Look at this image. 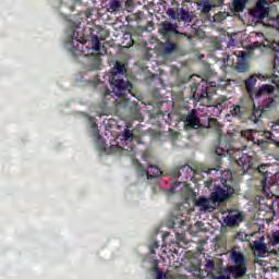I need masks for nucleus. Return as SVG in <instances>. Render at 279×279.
Masks as SVG:
<instances>
[{"instance_id": "f257e3e1", "label": "nucleus", "mask_w": 279, "mask_h": 279, "mask_svg": "<svg viewBox=\"0 0 279 279\" xmlns=\"http://www.w3.org/2000/svg\"><path fill=\"white\" fill-rule=\"evenodd\" d=\"M214 155L219 165H221V158L229 156L230 158H234L236 165L243 170V173H247L250 169L257 171L260 175L258 189L264 195H269V193H271V190H269L271 182L279 186V172H276L275 174L271 173V165H258V157L254 151H250L248 154L238 151L234 156L232 140L220 138L218 145L214 149Z\"/></svg>"}, {"instance_id": "f03ea898", "label": "nucleus", "mask_w": 279, "mask_h": 279, "mask_svg": "<svg viewBox=\"0 0 279 279\" xmlns=\"http://www.w3.org/2000/svg\"><path fill=\"white\" fill-rule=\"evenodd\" d=\"M126 73L128 70L125 69V64L121 63V61H117L114 66L111 69V75L109 77L112 92L110 88H108V86H105L102 93L104 104H108L112 95H116L118 99H114L113 104H116L117 108H130L133 119L135 121H140V123H143L145 118L143 114H141V107H138V102H132L130 101V98H128V95H132V97L135 96L132 94L134 85L124 78Z\"/></svg>"}, {"instance_id": "7ed1b4c3", "label": "nucleus", "mask_w": 279, "mask_h": 279, "mask_svg": "<svg viewBox=\"0 0 279 279\" xmlns=\"http://www.w3.org/2000/svg\"><path fill=\"white\" fill-rule=\"evenodd\" d=\"M97 34L98 35L90 33V47L86 46V44H82V41H80V39L75 37V29H70V34H68V38L70 39V41L68 43L70 53H72V56H74L75 58L80 56H92L94 60L93 69L95 70L101 66V57L98 53V51H101V40H106V38L110 36V33L101 27L98 28ZM93 51H96V53H94Z\"/></svg>"}, {"instance_id": "20e7f679", "label": "nucleus", "mask_w": 279, "mask_h": 279, "mask_svg": "<svg viewBox=\"0 0 279 279\" xmlns=\"http://www.w3.org/2000/svg\"><path fill=\"white\" fill-rule=\"evenodd\" d=\"M260 77L262 76L258 74H252L244 81L246 93L252 101H254V99H260V97H265V95H271V93L276 90V87L269 84L262 85L259 88L254 89V86H256V83Z\"/></svg>"}, {"instance_id": "39448f33", "label": "nucleus", "mask_w": 279, "mask_h": 279, "mask_svg": "<svg viewBox=\"0 0 279 279\" xmlns=\"http://www.w3.org/2000/svg\"><path fill=\"white\" fill-rule=\"evenodd\" d=\"M231 258L234 263L233 266H229L227 271L231 274L233 278H243L247 274V258L240 251H233Z\"/></svg>"}, {"instance_id": "423d86ee", "label": "nucleus", "mask_w": 279, "mask_h": 279, "mask_svg": "<svg viewBox=\"0 0 279 279\" xmlns=\"http://www.w3.org/2000/svg\"><path fill=\"white\" fill-rule=\"evenodd\" d=\"M216 87V82L202 81L191 89L194 101L199 102L204 101V99H213V93H215Z\"/></svg>"}, {"instance_id": "0eeeda50", "label": "nucleus", "mask_w": 279, "mask_h": 279, "mask_svg": "<svg viewBox=\"0 0 279 279\" xmlns=\"http://www.w3.org/2000/svg\"><path fill=\"white\" fill-rule=\"evenodd\" d=\"M272 108H276V100L274 97H268L263 106L256 107V105L253 104V111L248 116V121H252V123H259L260 117H264V114L269 112V110H272Z\"/></svg>"}, {"instance_id": "6e6552de", "label": "nucleus", "mask_w": 279, "mask_h": 279, "mask_svg": "<svg viewBox=\"0 0 279 279\" xmlns=\"http://www.w3.org/2000/svg\"><path fill=\"white\" fill-rule=\"evenodd\" d=\"M234 195V187L230 185H217L214 192L210 193V199L214 204H221L226 199H230Z\"/></svg>"}, {"instance_id": "1a4fd4ad", "label": "nucleus", "mask_w": 279, "mask_h": 279, "mask_svg": "<svg viewBox=\"0 0 279 279\" xmlns=\"http://www.w3.org/2000/svg\"><path fill=\"white\" fill-rule=\"evenodd\" d=\"M243 138L250 141L253 145H257L258 147H265L269 143V141L263 138L265 133L263 131L257 130H245L241 132Z\"/></svg>"}, {"instance_id": "9d476101", "label": "nucleus", "mask_w": 279, "mask_h": 279, "mask_svg": "<svg viewBox=\"0 0 279 279\" xmlns=\"http://www.w3.org/2000/svg\"><path fill=\"white\" fill-rule=\"evenodd\" d=\"M181 120L184 123V130H199L202 125L196 109H192L186 116H182Z\"/></svg>"}, {"instance_id": "9b49d317", "label": "nucleus", "mask_w": 279, "mask_h": 279, "mask_svg": "<svg viewBox=\"0 0 279 279\" xmlns=\"http://www.w3.org/2000/svg\"><path fill=\"white\" fill-rule=\"evenodd\" d=\"M192 173H195V169L190 165L178 166L170 171V175L171 178H174V180H178V178L189 180Z\"/></svg>"}, {"instance_id": "f8f14e48", "label": "nucleus", "mask_w": 279, "mask_h": 279, "mask_svg": "<svg viewBox=\"0 0 279 279\" xmlns=\"http://www.w3.org/2000/svg\"><path fill=\"white\" fill-rule=\"evenodd\" d=\"M253 16L258 21L267 19V16H269V2L267 0L257 1L253 11Z\"/></svg>"}, {"instance_id": "ddd939ff", "label": "nucleus", "mask_w": 279, "mask_h": 279, "mask_svg": "<svg viewBox=\"0 0 279 279\" xmlns=\"http://www.w3.org/2000/svg\"><path fill=\"white\" fill-rule=\"evenodd\" d=\"M159 32L165 38L178 34V26L169 21H165L160 24Z\"/></svg>"}, {"instance_id": "4468645a", "label": "nucleus", "mask_w": 279, "mask_h": 279, "mask_svg": "<svg viewBox=\"0 0 279 279\" xmlns=\"http://www.w3.org/2000/svg\"><path fill=\"white\" fill-rule=\"evenodd\" d=\"M250 53L247 51H242L241 56L238 57L236 71L239 73H247L250 71V63L247 62Z\"/></svg>"}, {"instance_id": "2eb2a0df", "label": "nucleus", "mask_w": 279, "mask_h": 279, "mask_svg": "<svg viewBox=\"0 0 279 279\" xmlns=\"http://www.w3.org/2000/svg\"><path fill=\"white\" fill-rule=\"evenodd\" d=\"M179 46L178 44L171 41L170 39H167L165 43H161L159 46V51L162 53V56H171L173 51H178Z\"/></svg>"}, {"instance_id": "dca6fc26", "label": "nucleus", "mask_w": 279, "mask_h": 279, "mask_svg": "<svg viewBox=\"0 0 279 279\" xmlns=\"http://www.w3.org/2000/svg\"><path fill=\"white\" fill-rule=\"evenodd\" d=\"M241 221H243V214L236 210H233V215H229L225 219V223L229 228H234V226H239Z\"/></svg>"}, {"instance_id": "f3484780", "label": "nucleus", "mask_w": 279, "mask_h": 279, "mask_svg": "<svg viewBox=\"0 0 279 279\" xmlns=\"http://www.w3.org/2000/svg\"><path fill=\"white\" fill-rule=\"evenodd\" d=\"M194 204H195V206L201 208V210H204V211L213 210V206H210V199H208L204 196H199L198 198H195Z\"/></svg>"}, {"instance_id": "a211bd4d", "label": "nucleus", "mask_w": 279, "mask_h": 279, "mask_svg": "<svg viewBox=\"0 0 279 279\" xmlns=\"http://www.w3.org/2000/svg\"><path fill=\"white\" fill-rule=\"evenodd\" d=\"M254 252H258L259 254H267V245L265 244V236L259 238V240H255L253 242Z\"/></svg>"}, {"instance_id": "6ab92c4d", "label": "nucleus", "mask_w": 279, "mask_h": 279, "mask_svg": "<svg viewBox=\"0 0 279 279\" xmlns=\"http://www.w3.org/2000/svg\"><path fill=\"white\" fill-rule=\"evenodd\" d=\"M123 10V3H121L120 0H111L108 3L107 12H110L111 14H117Z\"/></svg>"}, {"instance_id": "aec40b11", "label": "nucleus", "mask_w": 279, "mask_h": 279, "mask_svg": "<svg viewBox=\"0 0 279 279\" xmlns=\"http://www.w3.org/2000/svg\"><path fill=\"white\" fill-rule=\"evenodd\" d=\"M149 171L147 172V180H153V178H161L165 175V172L160 170L157 166L148 165Z\"/></svg>"}, {"instance_id": "412c9836", "label": "nucleus", "mask_w": 279, "mask_h": 279, "mask_svg": "<svg viewBox=\"0 0 279 279\" xmlns=\"http://www.w3.org/2000/svg\"><path fill=\"white\" fill-rule=\"evenodd\" d=\"M245 112H247V108L240 105H233V109L231 110L232 117H236L238 119H241Z\"/></svg>"}, {"instance_id": "4be33fe9", "label": "nucleus", "mask_w": 279, "mask_h": 279, "mask_svg": "<svg viewBox=\"0 0 279 279\" xmlns=\"http://www.w3.org/2000/svg\"><path fill=\"white\" fill-rule=\"evenodd\" d=\"M179 19L184 23H193V14L184 9L181 10Z\"/></svg>"}, {"instance_id": "5701e85b", "label": "nucleus", "mask_w": 279, "mask_h": 279, "mask_svg": "<svg viewBox=\"0 0 279 279\" xmlns=\"http://www.w3.org/2000/svg\"><path fill=\"white\" fill-rule=\"evenodd\" d=\"M89 123L92 125V130H94V136L97 138V141H101V134H99V128L97 126V122L95 121V118H89Z\"/></svg>"}, {"instance_id": "b1692460", "label": "nucleus", "mask_w": 279, "mask_h": 279, "mask_svg": "<svg viewBox=\"0 0 279 279\" xmlns=\"http://www.w3.org/2000/svg\"><path fill=\"white\" fill-rule=\"evenodd\" d=\"M246 3V0H233L232 5L238 12H243Z\"/></svg>"}, {"instance_id": "393cba45", "label": "nucleus", "mask_w": 279, "mask_h": 279, "mask_svg": "<svg viewBox=\"0 0 279 279\" xmlns=\"http://www.w3.org/2000/svg\"><path fill=\"white\" fill-rule=\"evenodd\" d=\"M122 137L125 141H134V131L130 130V129H125L123 131Z\"/></svg>"}, {"instance_id": "a878e982", "label": "nucleus", "mask_w": 279, "mask_h": 279, "mask_svg": "<svg viewBox=\"0 0 279 279\" xmlns=\"http://www.w3.org/2000/svg\"><path fill=\"white\" fill-rule=\"evenodd\" d=\"M271 245H279V231H275L270 238Z\"/></svg>"}, {"instance_id": "bb28decb", "label": "nucleus", "mask_w": 279, "mask_h": 279, "mask_svg": "<svg viewBox=\"0 0 279 279\" xmlns=\"http://www.w3.org/2000/svg\"><path fill=\"white\" fill-rule=\"evenodd\" d=\"M184 184L183 182L175 181L171 186H170V193H180V190H178V186H182Z\"/></svg>"}, {"instance_id": "cd10ccee", "label": "nucleus", "mask_w": 279, "mask_h": 279, "mask_svg": "<svg viewBox=\"0 0 279 279\" xmlns=\"http://www.w3.org/2000/svg\"><path fill=\"white\" fill-rule=\"evenodd\" d=\"M205 269H207V271H215V259H208L205 264Z\"/></svg>"}, {"instance_id": "c85d7f7f", "label": "nucleus", "mask_w": 279, "mask_h": 279, "mask_svg": "<svg viewBox=\"0 0 279 279\" xmlns=\"http://www.w3.org/2000/svg\"><path fill=\"white\" fill-rule=\"evenodd\" d=\"M158 247H160V244H158L157 241H153L149 245L150 254H156V251L154 250H158Z\"/></svg>"}, {"instance_id": "c756f323", "label": "nucleus", "mask_w": 279, "mask_h": 279, "mask_svg": "<svg viewBox=\"0 0 279 279\" xmlns=\"http://www.w3.org/2000/svg\"><path fill=\"white\" fill-rule=\"evenodd\" d=\"M274 69L279 72V54L276 53L274 57Z\"/></svg>"}, {"instance_id": "7c9ffc66", "label": "nucleus", "mask_w": 279, "mask_h": 279, "mask_svg": "<svg viewBox=\"0 0 279 279\" xmlns=\"http://www.w3.org/2000/svg\"><path fill=\"white\" fill-rule=\"evenodd\" d=\"M137 170L140 171L141 175H146V177H147V173H149V171H147V170L145 169V167L142 166V163H138V165H137Z\"/></svg>"}, {"instance_id": "2f4dec72", "label": "nucleus", "mask_w": 279, "mask_h": 279, "mask_svg": "<svg viewBox=\"0 0 279 279\" xmlns=\"http://www.w3.org/2000/svg\"><path fill=\"white\" fill-rule=\"evenodd\" d=\"M210 10H213V5H210L208 2H204L203 12H210Z\"/></svg>"}, {"instance_id": "473e14b6", "label": "nucleus", "mask_w": 279, "mask_h": 279, "mask_svg": "<svg viewBox=\"0 0 279 279\" xmlns=\"http://www.w3.org/2000/svg\"><path fill=\"white\" fill-rule=\"evenodd\" d=\"M272 51H276V53H279V41H274L271 44Z\"/></svg>"}, {"instance_id": "72a5a7b5", "label": "nucleus", "mask_w": 279, "mask_h": 279, "mask_svg": "<svg viewBox=\"0 0 279 279\" xmlns=\"http://www.w3.org/2000/svg\"><path fill=\"white\" fill-rule=\"evenodd\" d=\"M211 278L213 279H231L230 275H227V276L226 275H220V276L213 275Z\"/></svg>"}, {"instance_id": "f704fd0d", "label": "nucleus", "mask_w": 279, "mask_h": 279, "mask_svg": "<svg viewBox=\"0 0 279 279\" xmlns=\"http://www.w3.org/2000/svg\"><path fill=\"white\" fill-rule=\"evenodd\" d=\"M205 186H206L207 189H210V186H213V179L207 180V181L205 182Z\"/></svg>"}, {"instance_id": "c9c22d12", "label": "nucleus", "mask_w": 279, "mask_h": 279, "mask_svg": "<svg viewBox=\"0 0 279 279\" xmlns=\"http://www.w3.org/2000/svg\"><path fill=\"white\" fill-rule=\"evenodd\" d=\"M168 14H169V16H172V19H175V11L169 10Z\"/></svg>"}, {"instance_id": "e433bc0d", "label": "nucleus", "mask_w": 279, "mask_h": 279, "mask_svg": "<svg viewBox=\"0 0 279 279\" xmlns=\"http://www.w3.org/2000/svg\"><path fill=\"white\" fill-rule=\"evenodd\" d=\"M274 21H276L277 29H279V15L277 17H275Z\"/></svg>"}, {"instance_id": "4c0bfd02", "label": "nucleus", "mask_w": 279, "mask_h": 279, "mask_svg": "<svg viewBox=\"0 0 279 279\" xmlns=\"http://www.w3.org/2000/svg\"><path fill=\"white\" fill-rule=\"evenodd\" d=\"M264 208L266 213H269V210H271V207L269 205H265Z\"/></svg>"}, {"instance_id": "58836bf2", "label": "nucleus", "mask_w": 279, "mask_h": 279, "mask_svg": "<svg viewBox=\"0 0 279 279\" xmlns=\"http://www.w3.org/2000/svg\"><path fill=\"white\" fill-rule=\"evenodd\" d=\"M177 239H179L180 241H182V239H184V236L180 233H177Z\"/></svg>"}, {"instance_id": "ea45409f", "label": "nucleus", "mask_w": 279, "mask_h": 279, "mask_svg": "<svg viewBox=\"0 0 279 279\" xmlns=\"http://www.w3.org/2000/svg\"><path fill=\"white\" fill-rule=\"evenodd\" d=\"M73 10H75V7H71V11L73 12Z\"/></svg>"}, {"instance_id": "a19ab883", "label": "nucleus", "mask_w": 279, "mask_h": 279, "mask_svg": "<svg viewBox=\"0 0 279 279\" xmlns=\"http://www.w3.org/2000/svg\"><path fill=\"white\" fill-rule=\"evenodd\" d=\"M263 210V205L259 207V211Z\"/></svg>"}]
</instances>
